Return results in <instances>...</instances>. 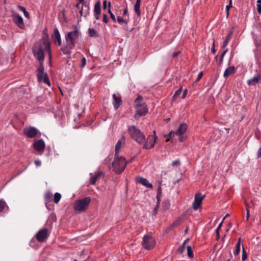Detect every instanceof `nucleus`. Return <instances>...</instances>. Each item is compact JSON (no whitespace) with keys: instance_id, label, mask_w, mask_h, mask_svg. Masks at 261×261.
I'll return each instance as SVG.
<instances>
[{"instance_id":"680f3d73","label":"nucleus","mask_w":261,"mask_h":261,"mask_svg":"<svg viewBox=\"0 0 261 261\" xmlns=\"http://www.w3.org/2000/svg\"><path fill=\"white\" fill-rule=\"evenodd\" d=\"M249 217V210H247V219H248Z\"/></svg>"},{"instance_id":"de8ad7c7","label":"nucleus","mask_w":261,"mask_h":261,"mask_svg":"<svg viewBox=\"0 0 261 261\" xmlns=\"http://www.w3.org/2000/svg\"><path fill=\"white\" fill-rule=\"evenodd\" d=\"M203 76V72L202 71H201L199 73L198 75V76L197 77V79L196 80V82H198L200 80V79H201V77H202Z\"/></svg>"},{"instance_id":"e2e57ef3","label":"nucleus","mask_w":261,"mask_h":261,"mask_svg":"<svg viewBox=\"0 0 261 261\" xmlns=\"http://www.w3.org/2000/svg\"><path fill=\"white\" fill-rule=\"evenodd\" d=\"M80 16H81L83 14V8L80 11Z\"/></svg>"},{"instance_id":"412c9836","label":"nucleus","mask_w":261,"mask_h":261,"mask_svg":"<svg viewBox=\"0 0 261 261\" xmlns=\"http://www.w3.org/2000/svg\"><path fill=\"white\" fill-rule=\"evenodd\" d=\"M102 175V172L99 171L95 173L94 175L92 176L90 179V182L91 185H94L96 181Z\"/></svg>"},{"instance_id":"dca6fc26","label":"nucleus","mask_w":261,"mask_h":261,"mask_svg":"<svg viewBox=\"0 0 261 261\" xmlns=\"http://www.w3.org/2000/svg\"><path fill=\"white\" fill-rule=\"evenodd\" d=\"M37 79L39 82L43 81L45 84L50 86V82L48 75L46 73H37Z\"/></svg>"},{"instance_id":"0eeeda50","label":"nucleus","mask_w":261,"mask_h":261,"mask_svg":"<svg viewBox=\"0 0 261 261\" xmlns=\"http://www.w3.org/2000/svg\"><path fill=\"white\" fill-rule=\"evenodd\" d=\"M155 240L151 236L146 234L144 236L142 240V245L145 249L147 250L151 249L155 246Z\"/></svg>"},{"instance_id":"ea45409f","label":"nucleus","mask_w":261,"mask_h":261,"mask_svg":"<svg viewBox=\"0 0 261 261\" xmlns=\"http://www.w3.org/2000/svg\"><path fill=\"white\" fill-rule=\"evenodd\" d=\"M117 20L118 22L120 24H122V23L126 24L127 23L126 21H125L124 19H123L122 18H121L120 17H117Z\"/></svg>"},{"instance_id":"3c124183","label":"nucleus","mask_w":261,"mask_h":261,"mask_svg":"<svg viewBox=\"0 0 261 261\" xmlns=\"http://www.w3.org/2000/svg\"><path fill=\"white\" fill-rule=\"evenodd\" d=\"M257 9L258 13H261V5L259 4H257Z\"/></svg>"},{"instance_id":"f257e3e1","label":"nucleus","mask_w":261,"mask_h":261,"mask_svg":"<svg viewBox=\"0 0 261 261\" xmlns=\"http://www.w3.org/2000/svg\"><path fill=\"white\" fill-rule=\"evenodd\" d=\"M134 107L136 109L134 117L136 119L145 115L148 113V109L147 105L143 102V97L141 95H138L134 101Z\"/></svg>"},{"instance_id":"603ef678","label":"nucleus","mask_w":261,"mask_h":261,"mask_svg":"<svg viewBox=\"0 0 261 261\" xmlns=\"http://www.w3.org/2000/svg\"><path fill=\"white\" fill-rule=\"evenodd\" d=\"M187 89H185L182 94V98H185L187 95Z\"/></svg>"},{"instance_id":"37998d69","label":"nucleus","mask_w":261,"mask_h":261,"mask_svg":"<svg viewBox=\"0 0 261 261\" xmlns=\"http://www.w3.org/2000/svg\"><path fill=\"white\" fill-rule=\"evenodd\" d=\"M102 7L103 10H106L107 8L108 9V3H107L106 0L103 1Z\"/></svg>"},{"instance_id":"2eb2a0df","label":"nucleus","mask_w":261,"mask_h":261,"mask_svg":"<svg viewBox=\"0 0 261 261\" xmlns=\"http://www.w3.org/2000/svg\"><path fill=\"white\" fill-rule=\"evenodd\" d=\"M113 104L115 110H117L120 105L122 103L121 97L116 94H113Z\"/></svg>"},{"instance_id":"49530a36","label":"nucleus","mask_w":261,"mask_h":261,"mask_svg":"<svg viewBox=\"0 0 261 261\" xmlns=\"http://www.w3.org/2000/svg\"><path fill=\"white\" fill-rule=\"evenodd\" d=\"M179 164H180V162L179 160L174 161L172 163V165L173 166H177L179 165Z\"/></svg>"},{"instance_id":"bb28decb","label":"nucleus","mask_w":261,"mask_h":261,"mask_svg":"<svg viewBox=\"0 0 261 261\" xmlns=\"http://www.w3.org/2000/svg\"><path fill=\"white\" fill-rule=\"evenodd\" d=\"M240 248H241V238H239L238 239V243L236 246V249L234 252V254L237 255H238L240 251Z\"/></svg>"},{"instance_id":"8fccbe9b","label":"nucleus","mask_w":261,"mask_h":261,"mask_svg":"<svg viewBox=\"0 0 261 261\" xmlns=\"http://www.w3.org/2000/svg\"><path fill=\"white\" fill-rule=\"evenodd\" d=\"M225 220V218H224L222 221V222L220 223V224L219 225L218 227H217V228L216 229V230L217 231H220V229H221V227H222V223L224 221V220Z\"/></svg>"},{"instance_id":"f3484780","label":"nucleus","mask_w":261,"mask_h":261,"mask_svg":"<svg viewBox=\"0 0 261 261\" xmlns=\"http://www.w3.org/2000/svg\"><path fill=\"white\" fill-rule=\"evenodd\" d=\"M33 146L34 148L37 151H43L45 147V143L43 140H39L35 141Z\"/></svg>"},{"instance_id":"4be33fe9","label":"nucleus","mask_w":261,"mask_h":261,"mask_svg":"<svg viewBox=\"0 0 261 261\" xmlns=\"http://www.w3.org/2000/svg\"><path fill=\"white\" fill-rule=\"evenodd\" d=\"M260 76L259 74H256L253 78L250 79L248 80L247 84L248 85H255L256 84L258 83L260 80Z\"/></svg>"},{"instance_id":"13d9d810","label":"nucleus","mask_w":261,"mask_h":261,"mask_svg":"<svg viewBox=\"0 0 261 261\" xmlns=\"http://www.w3.org/2000/svg\"><path fill=\"white\" fill-rule=\"evenodd\" d=\"M216 233H217L216 239H217V240H218L219 239V238H220L219 231L216 230Z\"/></svg>"},{"instance_id":"6ab92c4d","label":"nucleus","mask_w":261,"mask_h":261,"mask_svg":"<svg viewBox=\"0 0 261 261\" xmlns=\"http://www.w3.org/2000/svg\"><path fill=\"white\" fill-rule=\"evenodd\" d=\"M137 181L147 188L152 189L153 187L152 185L150 184L148 180L146 178L139 177L137 179Z\"/></svg>"},{"instance_id":"c03bdc74","label":"nucleus","mask_w":261,"mask_h":261,"mask_svg":"<svg viewBox=\"0 0 261 261\" xmlns=\"http://www.w3.org/2000/svg\"><path fill=\"white\" fill-rule=\"evenodd\" d=\"M247 253H246V252L244 250V248H243V254H242V260L244 261L245 260L247 259Z\"/></svg>"},{"instance_id":"9d476101","label":"nucleus","mask_w":261,"mask_h":261,"mask_svg":"<svg viewBox=\"0 0 261 261\" xmlns=\"http://www.w3.org/2000/svg\"><path fill=\"white\" fill-rule=\"evenodd\" d=\"M49 232L48 229L44 228L40 229L35 236L36 239L39 242H44L48 238Z\"/></svg>"},{"instance_id":"a19ab883","label":"nucleus","mask_w":261,"mask_h":261,"mask_svg":"<svg viewBox=\"0 0 261 261\" xmlns=\"http://www.w3.org/2000/svg\"><path fill=\"white\" fill-rule=\"evenodd\" d=\"M188 240H186L184 241V242L183 243V244H182V245H181L179 248H178V250L180 251V252H182L185 248V245L187 243V241Z\"/></svg>"},{"instance_id":"f8f14e48","label":"nucleus","mask_w":261,"mask_h":261,"mask_svg":"<svg viewBox=\"0 0 261 261\" xmlns=\"http://www.w3.org/2000/svg\"><path fill=\"white\" fill-rule=\"evenodd\" d=\"M23 133L28 137L32 138L35 137L37 135L38 130L34 127L30 126L25 128L23 129Z\"/></svg>"},{"instance_id":"423d86ee","label":"nucleus","mask_w":261,"mask_h":261,"mask_svg":"<svg viewBox=\"0 0 261 261\" xmlns=\"http://www.w3.org/2000/svg\"><path fill=\"white\" fill-rule=\"evenodd\" d=\"M187 129V125L185 123L181 124L176 131H171L169 133V136L171 137L174 135L179 136V140L180 142L184 141L186 137L184 134L185 133Z\"/></svg>"},{"instance_id":"72a5a7b5","label":"nucleus","mask_w":261,"mask_h":261,"mask_svg":"<svg viewBox=\"0 0 261 261\" xmlns=\"http://www.w3.org/2000/svg\"><path fill=\"white\" fill-rule=\"evenodd\" d=\"M61 198V195L59 193H56L54 195V202L57 203L59 202Z\"/></svg>"},{"instance_id":"7c9ffc66","label":"nucleus","mask_w":261,"mask_h":261,"mask_svg":"<svg viewBox=\"0 0 261 261\" xmlns=\"http://www.w3.org/2000/svg\"><path fill=\"white\" fill-rule=\"evenodd\" d=\"M89 35L90 37H97L98 36L96 31L93 28H90L88 30Z\"/></svg>"},{"instance_id":"5fc2aeb1","label":"nucleus","mask_w":261,"mask_h":261,"mask_svg":"<svg viewBox=\"0 0 261 261\" xmlns=\"http://www.w3.org/2000/svg\"><path fill=\"white\" fill-rule=\"evenodd\" d=\"M212 52L213 54H215L216 53V49L215 48L214 41L213 42V47H212Z\"/></svg>"},{"instance_id":"f704fd0d","label":"nucleus","mask_w":261,"mask_h":261,"mask_svg":"<svg viewBox=\"0 0 261 261\" xmlns=\"http://www.w3.org/2000/svg\"><path fill=\"white\" fill-rule=\"evenodd\" d=\"M187 249L188 256L190 257H193L194 256V254L192 250L191 247L190 246H188L187 247Z\"/></svg>"},{"instance_id":"58836bf2","label":"nucleus","mask_w":261,"mask_h":261,"mask_svg":"<svg viewBox=\"0 0 261 261\" xmlns=\"http://www.w3.org/2000/svg\"><path fill=\"white\" fill-rule=\"evenodd\" d=\"M231 7H232V0H229V5H227L226 7L227 17H228V15H229V10Z\"/></svg>"},{"instance_id":"b1692460","label":"nucleus","mask_w":261,"mask_h":261,"mask_svg":"<svg viewBox=\"0 0 261 261\" xmlns=\"http://www.w3.org/2000/svg\"><path fill=\"white\" fill-rule=\"evenodd\" d=\"M140 4L141 0H137L134 6V10L138 16H140L141 15Z\"/></svg>"},{"instance_id":"cd10ccee","label":"nucleus","mask_w":261,"mask_h":261,"mask_svg":"<svg viewBox=\"0 0 261 261\" xmlns=\"http://www.w3.org/2000/svg\"><path fill=\"white\" fill-rule=\"evenodd\" d=\"M162 187H161V184L160 182V185L158 188V194H157V196H156V198H157L158 203H159L161 200V197L162 196Z\"/></svg>"},{"instance_id":"09e8293b","label":"nucleus","mask_w":261,"mask_h":261,"mask_svg":"<svg viewBox=\"0 0 261 261\" xmlns=\"http://www.w3.org/2000/svg\"><path fill=\"white\" fill-rule=\"evenodd\" d=\"M35 164L36 165V166L37 167H39L41 165V161H40L39 160H35Z\"/></svg>"},{"instance_id":"c9c22d12","label":"nucleus","mask_w":261,"mask_h":261,"mask_svg":"<svg viewBox=\"0 0 261 261\" xmlns=\"http://www.w3.org/2000/svg\"><path fill=\"white\" fill-rule=\"evenodd\" d=\"M39 63H40V66L38 68V69L37 70V73L41 74V73H43L44 72V67H43V62H40Z\"/></svg>"},{"instance_id":"473e14b6","label":"nucleus","mask_w":261,"mask_h":261,"mask_svg":"<svg viewBox=\"0 0 261 261\" xmlns=\"http://www.w3.org/2000/svg\"><path fill=\"white\" fill-rule=\"evenodd\" d=\"M6 207V202L4 200H0V212H2Z\"/></svg>"},{"instance_id":"a211bd4d","label":"nucleus","mask_w":261,"mask_h":261,"mask_svg":"<svg viewBox=\"0 0 261 261\" xmlns=\"http://www.w3.org/2000/svg\"><path fill=\"white\" fill-rule=\"evenodd\" d=\"M125 138L122 137L118 140L115 146V155H118L120 152L121 146L125 143Z\"/></svg>"},{"instance_id":"e433bc0d","label":"nucleus","mask_w":261,"mask_h":261,"mask_svg":"<svg viewBox=\"0 0 261 261\" xmlns=\"http://www.w3.org/2000/svg\"><path fill=\"white\" fill-rule=\"evenodd\" d=\"M182 92V89L181 88L178 89L174 93V94L173 96L172 99L173 100H175L176 98Z\"/></svg>"},{"instance_id":"79ce46f5","label":"nucleus","mask_w":261,"mask_h":261,"mask_svg":"<svg viewBox=\"0 0 261 261\" xmlns=\"http://www.w3.org/2000/svg\"><path fill=\"white\" fill-rule=\"evenodd\" d=\"M103 18H102V21L106 23H108L109 22V19L108 18V16L107 15H106V14H103Z\"/></svg>"},{"instance_id":"bf43d9fd","label":"nucleus","mask_w":261,"mask_h":261,"mask_svg":"<svg viewBox=\"0 0 261 261\" xmlns=\"http://www.w3.org/2000/svg\"><path fill=\"white\" fill-rule=\"evenodd\" d=\"M127 13H128V11H127V8H126L124 9V10L123 11V15H126L127 14Z\"/></svg>"},{"instance_id":"4d7b16f0","label":"nucleus","mask_w":261,"mask_h":261,"mask_svg":"<svg viewBox=\"0 0 261 261\" xmlns=\"http://www.w3.org/2000/svg\"><path fill=\"white\" fill-rule=\"evenodd\" d=\"M257 156L258 158H259L261 156V147L259 148L257 151Z\"/></svg>"},{"instance_id":"ddd939ff","label":"nucleus","mask_w":261,"mask_h":261,"mask_svg":"<svg viewBox=\"0 0 261 261\" xmlns=\"http://www.w3.org/2000/svg\"><path fill=\"white\" fill-rule=\"evenodd\" d=\"M14 23L20 29L25 28V24L23 22L22 17L18 14L16 13L13 15Z\"/></svg>"},{"instance_id":"2f4dec72","label":"nucleus","mask_w":261,"mask_h":261,"mask_svg":"<svg viewBox=\"0 0 261 261\" xmlns=\"http://www.w3.org/2000/svg\"><path fill=\"white\" fill-rule=\"evenodd\" d=\"M52 193L48 191V192H47L45 194V196H44V198H45V200L46 202H48L50 199H51V197H52Z\"/></svg>"},{"instance_id":"1a4fd4ad","label":"nucleus","mask_w":261,"mask_h":261,"mask_svg":"<svg viewBox=\"0 0 261 261\" xmlns=\"http://www.w3.org/2000/svg\"><path fill=\"white\" fill-rule=\"evenodd\" d=\"M157 139L156 135H149L147 140L144 142L143 148L145 149H151L154 147Z\"/></svg>"},{"instance_id":"4c0bfd02","label":"nucleus","mask_w":261,"mask_h":261,"mask_svg":"<svg viewBox=\"0 0 261 261\" xmlns=\"http://www.w3.org/2000/svg\"><path fill=\"white\" fill-rule=\"evenodd\" d=\"M44 44L45 45V49L48 51L49 55L50 56V43L48 41L44 42Z\"/></svg>"},{"instance_id":"5701e85b","label":"nucleus","mask_w":261,"mask_h":261,"mask_svg":"<svg viewBox=\"0 0 261 261\" xmlns=\"http://www.w3.org/2000/svg\"><path fill=\"white\" fill-rule=\"evenodd\" d=\"M236 72V68L234 66H231L227 68L224 71L223 76L224 77H227L231 74H234Z\"/></svg>"},{"instance_id":"a18cd8bd","label":"nucleus","mask_w":261,"mask_h":261,"mask_svg":"<svg viewBox=\"0 0 261 261\" xmlns=\"http://www.w3.org/2000/svg\"><path fill=\"white\" fill-rule=\"evenodd\" d=\"M86 64V58L85 57H83L82 59V61H81V66L82 67H84L85 65Z\"/></svg>"},{"instance_id":"6e6d98bb","label":"nucleus","mask_w":261,"mask_h":261,"mask_svg":"<svg viewBox=\"0 0 261 261\" xmlns=\"http://www.w3.org/2000/svg\"><path fill=\"white\" fill-rule=\"evenodd\" d=\"M77 3L82 4V6L85 5V3L84 0H77Z\"/></svg>"},{"instance_id":"6e6552de","label":"nucleus","mask_w":261,"mask_h":261,"mask_svg":"<svg viewBox=\"0 0 261 261\" xmlns=\"http://www.w3.org/2000/svg\"><path fill=\"white\" fill-rule=\"evenodd\" d=\"M33 53L35 57L39 61V62H43L44 59V55L42 46L39 43L35 44Z\"/></svg>"},{"instance_id":"9b49d317","label":"nucleus","mask_w":261,"mask_h":261,"mask_svg":"<svg viewBox=\"0 0 261 261\" xmlns=\"http://www.w3.org/2000/svg\"><path fill=\"white\" fill-rule=\"evenodd\" d=\"M205 197L204 195H202L201 193H196L195 195L194 201L193 202L192 205L193 208L194 210H197L201 203Z\"/></svg>"},{"instance_id":"7ed1b4c3","label":"nucleus","mask_w":261,"mask_h":261,"mask_svg":"<svg viewBox=\"0 0 261 261\" xmlns=\"http://www.w3.org/2000/svg\"><path fill=\"white\" fill-rule=\"evenodd\" d=\"M128 131L132 138L140 144H143L145 141V136L140 129L132 125L128 127Z\"/></svg>"},{"instance_id":"052dcab7","label":"nucleus","mask_w":261,"mask_h":261,"mask_svg":"<svg viewBox=\"0 0 261 261\" xmlns=\"http://www.w3.org/2000/svg\"><path fill=\"white\" fill-rule=\"evenodd\" d=\"M179 54V52H176V53H174L173 54V57H176Z\"/></svg>"},{"instance_id":"864d4df0","label":"nucleus","mask_w":261,"mask_h":261,"mask_svg":"<svg viewBox=\"0 0 261 261\" xmlns=\"http://www.w3.org/2000/svg\"><path fill=\"white\" fill-rule=\"evenodd\" d=\"M228 49L226 48L221 55V58H223L226 53L228 51Z\"/></svg>"},{"instance_id":"a878e982","label":"nucleus","mask_w":261,"mask_h":261,"mask_svg":"<svg viewBox=\"0 0 261 261\" xmlns=\"http://www.w3.org/2000/svg\"><path fill=\"white\" fill-rule=\"evenodd\" d=\"M70 47H71V45L70 44V43L68 44V46L62 47V50L63 54L65 55H69L71 53L70 50L72 48Z\"/></svg>"},{"instance_id":"393cba45","label":"nucleus","mask_w":261,"mask_h":261,"mask_svg":"<svg viewBox=\"0 0 261 261\" xmlns=\"http://www.w3.org/2000/svg\"><path fill=\"white\" fill-rule=\"evenodd\" d=\"M232 35V31L230 32L228 34V35H227V36L226 37V38H225V40L224 41V42H223V44L222 45L223 48H225L227 46V45L228 44V42H229V41L230 40Z\"/></svg>"},{"instance_id":"20e7f679","label":"nucleus","mask_w":261,"mask_h":261,"mask_svg":"<svg viewBox=\"0 0 261 261\" xmlns=\"http://www.w3.org/2000/svg\"><path fill=\"white\" fill-rule=\"evenodd\" d=\"M90 201L91 199L89 197L76 200L73 205L74 210L79 213L85 211L87 209Z\"/></svg>"},{"instance_id":"c756f323","label":"nucleus","mask_w":261,"mask_h":261,"mask_svg":"<svg viewBox=\"0 0 261 261\" xmlns=\"http://www.w3.org/2000/svg\"><path fill=\"white\" fill-rule=\"evenodd\" d=\"M18 9L20 10L21 11H22L23 14H24V15L25 17H26L27 18H29V12L26 10L25 8L22 6H18Z\"/></svg>"},{"instance_id":"774afa93","label":"nucleus","mask_w":261,"mask_h":261,"mask_svg":"<svg viewBox=\"0 0 261 261\" xmlns=\"http://www.w3.org/2000/svg\"><path fill=\"white\" fill-rule=\"evenodd\" d=\"M75 7H76V8L78 9L79 8V7H80V4L77 3Z\"/></svg>"},{"instance_id":"4468645a","label":"nucleus","mask_w":261,"mask_h":261,"mask_svg":"<svg viewBox=\"0 0 261 261\" xmlns=\"http://www.w3.org/2000/svg\"><path fill=\"white\" fill-rule=\"evenodd\" d=\"M101 14V3L99 1H98L95 3L94 7V16L96 20L100 19V15Z\"/></svg>"},{"instance_id":"39448f33","label":"nucleus","mask_w":261,"mask_h":261,"mask_svg":"<svg viewBox=\"0 0 261 261\" xmlns=\"http://www.w3.org/2000/svg\"><path fill=\"white\" fill-rule=\"evenodd\" d=\"M80 35L79 32L76 26H74L73 31L68 32L66 36V41L70 43L71 47L73 48L74 46L75 41L79 38Z\"/></svg>"},{"instance_id":"0e129e2a","label":"nucleus","mask_w":261,"mask_h":261,"mask_svg":"<svg viewBox=\"0 0 261 261\" xmlns=\"http://www.w3.org/2000/svg\"><path fill=\"white\" fill-rule=\"evenodd\" d=\"M223 58H221V56H220V64H221L223 62Z\"/></svg>"},{"instance_id":"69168bd1","label":"nucleus","mask_w":261,"mask_h":261,"mask_svg":"<svg viewBox=\"0 0 261 261\" xmlns=\"http://www.w3.org/2000/svg\"><path fill=\"white\" fill-rule=\"evenodd\" d=\"M246 211H247V210H249L250 206L248 205V204H246Z\"/></svg>"},{"instance_id":"f03ea898","label":"nucleus","mask_w":261,"mask_h":261,"mask_svg":"<svg viewBox=\"0 0 261 261\" xmlns=\"http://www.w3.org/2000/svg\"><path fill=\"white\" fill-rule=\"evenodd\" d=\"M127 162L124 158L115 155L114 161L112 163V167L114 172L119 174L124 171Z\"/></svg>"},{"instance_id":"aec40b11","label":"nucleus","mask_w":261,"mask_h":261,"mask_svg":"<svg viewBox=\"0 0 261 261\" xmlns=\"http://www.w3.org/2000/svg\"><path fill=\"white\" fill-rule=\"evenodd\" d=\"M54 40H57L58 44L59 46L61 45V38L59 30L57 28H55L54 30V34L52 36Z\"/></svg>"},{"instance_id":"c85d7f7f","label":"nucleus","mask_w":261,"mask_h":261,"mask_svg":"<svg viewBox=\"0 0 261 261\" xmlns=\"http://www.w3.org/2000/svg\"><path fill=\"white\" fill-rule=\"evenodd\" d=\"M111 3L110 2H108V13L110 14L111 19L114 21H116V19L115 16L114 15V14L112 12L111 10Z\"/></svg>"},{"instance_id":"338daca9","label":"nucleus","mask_w":261,"mask_h":261,"mask_svg":"<svg viewBox=\"0 0 261 261\" xmlns=\"http://www.w3.org/2000/svg\"><path fill=\"white\" fill-rule=\"evenodd\" d=\"M157 210H158V206L156 208H155L153 211V212L154 214H155L156 213Z\"/></svg>"}]
</instances>
